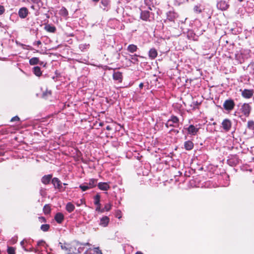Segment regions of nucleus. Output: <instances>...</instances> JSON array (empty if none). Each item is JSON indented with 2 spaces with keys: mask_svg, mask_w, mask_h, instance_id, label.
<instances>
[{
  "mask_svg": "<svg viewBox=\"0 0 254 254\" xmlns=\"http://www.w3.org/2000/svg\"><path fill=\"white\" fill-rule=\"evenodd\" d=\"M165 126L167 127H178L179 126V119L174 115H172L170 119H169L167 123L165 124Z\"/></svg>",
  "mask_w": 254,
  "mask_h": 254,
  "instance_id": "1",
  "label": "nucleus"
},
{
  "mask_svg": "<svg viewBox=\"0 0 254 254\" xmlns=\"http://www.w3.org/2000/svg\"><path fill=\"white\" fill-rule=\"evenodd\" d=\"M235 103L233 100L228 99L224 101L223 106L224 109L228 112L233 110L235 107Z\"/></svg>",
  "mask_w": 254,
  "mask_h": 254,
  "instance_id": "2",
  "label": "nucleus"
},
{
  "mask_svg": "<svg viewBox=\"0 0 254 254\" xmlns=\"http://www.w3.org/2000/svg\"><path fill=\"white\" fill-rule=\"evenodd\" d=\"M240 110L245 116L248 117L251 113V107L249 104L244 103L241 106Z\"/></svg>",
  "mask_w": 254,
  "mask_h": 254,
  "instance_id": "3",
  "label": "nucleus"
},
{
  "mask_svg": "<svg viewBox=\"0 0 254 254\" xmlns=\"http://www.w3.org/2000/svg\"><path fill=\"white\" fill-rule=\"evenodd\" d=\"M216 6L218 9L222 11H224L229 8V4H228V1L224 0H221L217 2Z\"/></svg>",
  "mask_w": 254,
  "mask_h": 254,
  "instance_id": "4",
  "label": "nucleus"
},
{
  "mask_svg": "<svg viewBox=\"0 0 254 254\" xmlns=\"http://www.w3.org/2000/svg\"><path fill=\"white\" fill-rule=\"evenodd\" d=\"M222 127L225 131H229L232 127L231 121L228 119H224L222 122Z\"/></svg>",
  "mask_w": 254,
  "mask_h": 254,
  "instance_id": "5",
  "label": "nucleus"
},
{
  "mask_svg": "<svg viewBox=\"0 0 254 254\" xmlns=\"http://www.w3.org/2000/svg\"><path fill=\"white\" fill-rule=\"evenodd\" d=\"M254 95V91L253 89H244L242 92V96L246 99L251 98Z\"/></svg>",
  "mask_w": 254,
  "mask_h": 254,
  "instance_id": "6",
  "label": "nucleus"
},
{
  "mask_svg": "<svg viewBox=\"0 0 254 254\" xmlns=\"http://www.w3.org/2000/svg\"><path fill=\"white\" fill-rule=\"evenodd\" d=\"M199 128H196L193 125H190L187 128L188 133L191 135H195L198 132Z\"/></svg>",
  "mask_w": 254,
  "mask_h": 254,
  "instance_id": "7",
  "label": "nucleus"
},
{
  "mask_svg": "<svg viewBox=\"0 0 254 254\" xmlns=\"http://www.w3.org/2000/svg\"><path fill=\"white\" fill-rule=\"evenodd\" d=\"M29 13L28 9L25 7L20 8L18 11V15L21 18H25Z\"/></svg>",
  "mask_w": 254,
  "mask_h": 254,
  "instance_id": "8",
  "label": "nucleus"
},
{
  "mask_svg": "<svg viewBox=\"0 0 254 254\" xmlns=\"http://www.w3.org/2000/svg\"><path fill=\"white\" fill-rule=\"evenodd\" d=\"M98 187L100 190L104 191H107L110 189L109 183L106 182H100L98 183Z\"/></svg>",
  "mask_w": 254,
  "mask_h": 254,
  "instance_id": "9",
  "label": "nucleus"
},
{
  "mask_svg": "<svg viewBox=\"0 0 254 254\" xmlns=\"http://www.w3.org/2000/svg\"><path fill=\"white\" fill-rule=\"evenodd\" d=\"M113 78L114 80L121 83L123 81V73L120 71L114 72L113 74Z\"/></svg>",
  "mask_w": 254,
  "mask_h": 254,
  "instance_id": "10",
  "label": "nucleus"
},
{
  "mask_svg": "<svg viewBox=\"0 0 254 254\" xmlns=\"http://www.w3.org/2000/svg\"><path fill=\"white\" fill-rule=\"evenodd\" d=\"M52 183L54 185L55 189L61 190L62 188V183L61 181L57 178H54L52 179Z\"/></svg>",
  "mask_w": 254,
  "mask_h": 254,
  "instance_id": "11",
  "label": "nucleus"
},
{
  "mask_svg": "<svg viewBox=\"0 0 254 254\" xmlns=\"http://www.w3.org/2000/svg\"><path fill=\"white\" fill-rule=\"evenodd\" d=\"M158 56V52L154 48H151L148 52V56L151 60L155 59Z\"/></svg>",
  "mask_w": 254,
  "mask_h": 254,
  "instance_id": "12",
  "label": "nucleus"
},
{
  "mask_svg": "<svg viewBox=\"0 0 254 254\" xmlns=\"http://www.w3.org/2000/svg\"><path fill=\"white\" fill-rule=\"evenodd\" d=\"M53 175L52 174L44 175L41 179V182L45 185H48L52 180Z\"/></svg>",
  "mask_w": 254,
  "mask_h": 254,
  "instance_id": "13",
  "label": "nucleus"
},
{
  "mask_svg": "<svg viewBox=\"0 0 254 254\" xmlns=\"http://www.w3.org/2000/svg\"><path fill=\"white\" fill-rule=\"evenodd\" d=\"M109 221L110 219L108 216H103L100 219L99 225L104 227H106L108 225Z\"/></svg>",
  "mask_w": 254,
  "mask_h": 254,
  "instance_id": "14",
  "label": "nucleus"
},
{
  "mask_svg": "<svg viewBox=\"0 0 254 254\" xmlns=\"http://www.w3.org/2000/svg\"><path fill=\"white\" fill-rule=\"evenodd\" d=\"M55 221L59 224H61L64 220V216L61 212L57 213L54 217Z\"/></svg>",
  "mask_w": 254,
  "mask_h": 254,
  "instance_id": "15",
  "label": "nucleus"
},
{
  "mask_svg": "<svg viewBox=\"0 0 254 254\" xmlns=\"http://www.w3.org/2000/svg\"><path fill=\"white\" fill-rule=\"evenodd\" d=\"M150 17V12L148 11H142L140 14V18L144 21H147Z\"/></svg>",
  "mask_w": 254,
  "mask_h": 254,
  "instance_id": "16",
  "label": "nucleus"
},
{
  "mask_svg": "<svg viewBox=\"0 0 254 254\" xmlns=\"http://www.w3.org/2000/svg\"><path fill=\"white\" fill-rule=\"evenodd\" d=\"M97 184V180L96 179H91L89 180L88 183H86V185L89 187V189H92L95 187Z\"/></svg>",
  "mask_w": 254,
  "mask_h": 254,
  "instance_id": "17",
  "label": "nucleus"
},
{
  "mask_svg": "<svg viewBox=\"0 0 254 254\" xmlns=\"http://www.w3.org/2000/svg\"><path fill=\"white\" fill-rule=\"evenodd\" d=\"M193 143L190 140L186 141L184 143V147L187 150H191L193 148Z\"/></svg>",
  "mask_w": 254,
  "mask_h": 254,
  "instance_id": "18",
  "label": "nucleus"
},
{
  "mask_svg": "<svg viewBox=\"0 0 254 254\" xmlns=\"http://www.w3.org/2000/svg\"><path fill=\"white\" fill-rule=\"evenodd\" d=\"M137 49V46L134 44H130L127 47V51L131 53L136 52Z\"/></svg>",
  "mask_w": 254,
  "mask_h": 254,
  "instance_id": "19",
  "label": "nucleus"
},
{
  "mask_svg": "<svg viewBox=\"0 0 254 254\" xmlns=\"http://www.w3.org/2000/svg\"><path fill=\"white\" fill-rule=\"evenodd\" d=\"M137 57H139L140 58H144V57L143 56L138 55H136V54H134L133 55H131L130 56V59L132 61V63L134 64H138V63L139 62V60L137 59Z\"/></svg>",
  "mask_w": 254,
  "mask_h": 254,
  "instance_id": "20",
  "label": "nucleus"
},
{
  "mask_svg": "<svg viewBox=\"0 0 254 254\" xmlns=\"http://www.w3.org/2000/svg\"><path fill=\"white\" fill-rule=\"evenodd\" d=\"M33 72L34 74L38 77H40L42 75V72L41 70V68L39 66H35L33 68Z\"/></svg>",
  "mask_w": 254,
  "mask_h": 254,
  "instance_id": "21",
  "label": "nucleus"
},
{
  "mask_svg": "<svg viewBox=\"0 0 254 254\" xmlns=\"http://www.w3.org/2000/svg\"><path fill=\"white\" fill-rule=\"evenodd\" d=\"M75 209L74 205L71 202H68L66 205V210L69 213L72 212Z\"/></svg>",
  "mask_w": 254,
  "mask_h": 254,
  "instance_id": "22",
  "label": "nucleus"
},
{
  "mask_svg": "<svg viewBox=\"0 0 254 254\" xmlns=\"http://www.w3.org/2000/svg\"><path fill=\"white\" fill-rule=\"evenodd\" d=\"M39 63V59L37 57H33L30 59L29 60V64L30 65H36Z\"/></svg>",
  "mask_w": 254,
  "mask_h": 254,
  "instance_id": "23",
  "label": "nucleus"
},
{
  "mask_svg": "<svg viewBox=\"0 0 254 254\" xmlns=\"http://www.w3.org/2000/svg\"><path fill=\"white\" fill-rule=\"evenodd\" d=\"M51 209L50 204H46L43 207V212L45 214H49L51 213Z\"/></svg>",
  "mask_w": 254,
  "mask_h": 254,
  "instance_id": "24",
  "label": "nucleus"
},
{
  "mask_svg": "<svg viewBox=\"0 0 254 254\" xmlns=\"http://www.w3.org/2000/svg\"><path fill=\"white\" fill-rule=\"evenodd\" d=\"M45 29L49 32L54 33L56 31V28L54 26H51L50 25H47L45 27Z\"/></svg>",
  "mask_w": 254,
  "mask_h": 254,
  "instance_id": "25",
  "label": "nucleus"
},
{
  "mask_svg": "<svg viewBox=\"0 0 254 254\" xmlns=\"http://www.w3.org/2000/svg\"><path fill=\"white\" fill-rule=\"evenodd\" d=\"M50 226L49 224H43L41 226L40 229L43 232H47L49 230Z\"/></svg>",
  "mask_w": 254,
  "mask_h": 254,
  "instance_id": "26",
  "label": "nucleus"
},
{
  "mask_svg": "<svg viewBox=\"0 0 254 254\" xmlns=\"http://www.w3.org/2000/svg\"><path fill=\"white\" fill-rule=\"evenodd\" d=\"M94 204L96 205L97 204H99L100 203V195L99 193H97L95 196L94 197Z\"/></svg>",
  "mask_w": 254,
  "mask_h": 254,
  "instance_id": "27",
  "label": "nucleus"
},
{
  "mask_svg": "<svg viewBox=\"0 0 254 254\" xmlns=\"http://www.w3.org/2000/svg\"><path fill=\"white\" fill-rule=\"evenodd\" d=\"M112 205L111 203H106L103 208V212L104 211H109L112 208Z\"/></svg>",
  "mask_w": 254,
  "mask_h": 254,
  "instance_id": "28",
  "label": "nucleus"
},
{
  "mask_svg": "<svg viewBox=\"0 0 254 254\" xmlns=\"http://www.w3.org/2000/svg\"><path fill=\"white\" fill-rule=\"evenodd\" d=\"M79 188L83 191H85L87 190H89V187L86 185V183H84L79 186Z\"/></svg>",
  "mask_w": 254,
  "mask_h": 254,
  "instance_id": "29",
  "label": "nucleus"
},
{
  "mask_svg": "<svg viewBox=\"0 0 254 254\" xmlns=\"http://www.w3.org/2000/svg\"><path fill=\"white\" fill-rule=\"evenodd\" d=\"M7 252L8 254H15V249L12 247H8Z\"/></svg>",
  "mask_w": 254,
  "mask_h": 254,
  "instance_id": "30",
  "label": "nucleus"
},
{
  "mask_svg": "<svg viewBox=\"0 0 254 254\" xmlns=\"http://www.w3.org/2000/svg\"><path fill=\"white\" fill-rule=\"evenodd\" d=\"M247 127L250 129H254V122L253 121H249L247 124Z\"/></svg>",
  "mask_w": 254,
  "mask_h": 254,
  "instance_id": "31",
  "label": "nucleus"
},
{
  "mask_svg": "<svg viewBox=\"0 0 254 254\" xmlns=\"http://www.w3.org/2000/svg\"><path fill=\"white\" fill-rule=\"evenodd\" d=\"M52 94V92L51 91H46L44 92H43L42 94V96L44 98L47 99V98L50 96Z\"/></svg>",
  "mask_w": 254,
  "mask_h": 254,
  "instance_id": "32",
  "label": "nucleus"
},
{
  "mask_svg": "<svg viewBox=\"0 0 254 254\" xmlns=\"http://www.w3.org/2000/svg\"><path fill=\"white\" fill-rule=\"evenodd\" d=\"M93 254H102V251L99 248H95L93 249Z\"/></svg>",
  "mask_w": 254,
  "mask_h": 254,
  "instance_id": "33",
  "label": "nucleus"
},
{
  "mask_svg": "<svg viewBox=\"0 0 254 254\" xmlns=\"http://www.w3.org/2000/svg\"><path fill=\"white\" fill-rule=\"evenodd\" d=\"M96 205L97 206L96 208V211L100 212L101 213L103 212V208H102V209L101 208V203H99V204H97Z\"/></svg>",
  "mask_w": 254,
  "mask_h": 254,
  "instance_id": "34",
  "label": "nucleus"
},
{
  "mask_svg": "<svg viewBox=\"0 0 254 254\" xmlns=\"http://www.w3.org/2000/svg\"><path fill=\"white\" fill-rule=\"evenodd\" d=\"M194 10L196 12H197L198 13H201L202 10L201 9V8H200V6H198V5H195L194 7Z\"/></svg>",
  "mask_w": 254,
  "mask_h": 254,
  "instance_id": "35",
  "label": "nucleus"
},
{
  "mask_svg": "<svg viewBox=\"0 0 254 254\" xmlns=\"http://www.w3.org/2000/svg\"><path fill=\"white\" fill-rule=\"evenodd\" d=\"M38 219L41 223H45L47 221L46 218L43 216L39 217Z\"/></svg>",
  "mask_w": 254,
  "mask_h": 254,
  "instance_id": "36",
  "label": "nucleus"
},
{
  "mask_svg": "<svg viewBox=\"0 0 254 254\" xmlns=\"http://www.w3.org/2000/svg\"><path fill=\"white\" fill-rule=\"evenodd\" d=\"M45 244V242L43 240L38 241L37 244L38 246H44Z\"/></svg>",
  "mask_w": 254,
  "mask_h": 254,
  "instance_id": "37",
  "label": "nucleus"
},
{
  "mask_svg": "<svg viewBox=\"0 0 254 254\" xmlns=\"http://www.w3.org/2000/svg\"><path fill=\"white\" fill-rule=\"evenodd\" d=\"M116 217L118 218H121L122 217L121 211L119 210H118L116 213Z\"/></svg>",
  "mask_w": 254,
  "mask_h": 254,
  "instance_id": "38",
  "label": "nucleus"
},
{
  "mask_svg": "<svg viewBox=\"0 0 254 254\" xmlns=\"http://www.w3.org/2000/svg\"><path fill=\"white\" fill-rule=\"evenodd\" d=\"M5 12V8L3 5H0V15L4 13Z\"/></svg>",
  "mask_w": 254,
  "mask_h": 254,
  "instance_id": "39",
  "label": "nucleus"
},
{
  "mask_svg": "<svg viewBox=\"0 0 254 254\" xmlns=\"http://www.w3.org/2000/svg\"><path fill=\"white\" fill-rule=\"evenodd\" d=\"M19 120H20V118L18 116H16L12 118L10 120V121L11 122H15V121H19Z\"/></svg>",
  "mask_w": 254,
  "mask_h": 254,
  "instance_id": "40",
  "label": "nucleus"
},
{
  "mask_svg": "<svg viewBox=\"0 0 254 254\" xmlns=\"http://www.w3.org/2000/svg\"><path fill=\"white\" fill-rule=\"evenodd\" d=\"M62 11L64 12V13L65 16H67L68 15V11L65 7H63V8L62 9Z\"/></svg>",
  "mask_w": 254,
  "mask_h": 254,
  "instance_id": "41",
  "label": "nucleus"
},
{
  "mask_svg": "<svg viewBox=\"0 0 254 254\" xmlns=\"http://www.w3.org/2000/svg\"><path fill=\"white\" fill-rule=\"evenodd\" d=\"M41 44H42V43H41V42L40 40L35 41L34 43V45H37L38 46H39V45H41Z\"/></svg>",
  "mask_w": 254,
  "mask_h": 254,
  "instance_id": "42",
  "label": "nucleus"
},
{
  "mask_svg": "<svg viewBox=\"0 0 254 254\" xmlns=\"http://www.w3.org/2000/svg\"><path fill=\"white\" fill-rule=\"evenodd\" d=\"M101 3H102L103 5H104V6H106V5H107V4H108V2H107V1L106 0H102L101 1Z\"/></svg>",
  "mask_w": 254,
  "mask_h": 254,
  "instance_id": "43",
  "label": "nucleus"
},
{
  "mask_svg": "<svg viewBox=\"0 0 254 254\" xmlns=\"http://www.w3.org/2000/svg\"><path fill=\"white\" fill-rule=\"evenodd\" d=\"M33 3H38L41 1V0H31Z\"/></svg>",
  "mask_w": 254,
  "mask_h": 254,
  "instance_id": "44",
  "label": "nucleus"
},
{
  "mask_svg": "<svg viewBox=\"0 0 254 254\" xmlns=\"http://www.w3.org/2000/svg\"><path fill=\"white\" fill-rule=\"evenodd\" d=\"M250 188L251 190L254 192V183L251 185Z\"/></svg>",
  "mask_w": 254,
  "mask_h": 254,
  "instance_id": "45",
  "label": "nucleus"
},
{
  "mask_svg": "<svg viewBox=\"0 0 254 254\" xmlns=\"http://www.w3.org/2000/svg\"><path fill=\"white\" fill-rule=\"evenodd\" d=\"M40 65H43V66H46L47 64L46 63H45L44 64V63L43 62H39V63Z\"/></svg>",
  "mask_w": 254,
  "mask_h": 254,
  "instance_id": "46",
  "label": "nucleus"
},
{
  "mask_svg": "<svg viewBox=\"0 0 254 254\" xmlns=\"http://www.w3.org/2000/svg\"><path fill=\"white\" fill-rule=\"evenodd\" d=\"M106 129L108 130H111L112 129V128L110 126H107L106 127Z\"/></svg>",
  "mask_w": 254,
  "mask_h": 254,
  "instance_id": "47",
  "label": "nucleus"
},
{
  "mask_svg": "<svg viewBox=\"0 0 254 254\" xmlns=\"http://www.w3.org/2000/svg\"><path fill=\"white\" fill-rule=\"evenodd\" d=\"M139 87L140 88H142L143 87V83H140L139 85Z\"/></svg>",
  "mask_w": 254,
  "mask_h": 254,
  "instance_id": "48",
  "label": "nucleus"
},
{
  "mask_svg": "<svg viewBox=\"0 0 254 254\" xmlns=\"http://www.w3.org/2000/svg\"><path fill=\"white\" fill-rule=\"evenodd\" d=\"M135 254H143L141 252H137L135 253Z\"/></svg>",
  "mask_w": 254,
  "mask_h": 254,
  "instance_id": "49",
  "label": "nucleus"
},
{
  "mask_svg": "<svg viewBox=\"0 0 254 254\" xmlns=\"http://www.w3.org/2000/svg\"><path fill=\"white\" fill-rule=\"evenodd\" d=\"M100 0H92L93 1L98 2Z\"/></svg>",
  "mask_w": 254,
  "mask_h": 254,
  "instance_id": "50",
  "label": "nucleus"
},
{
  "mask_svg": "<svg viewBox=\"0 0 254 254\" xmlns=\"http://www.w3.org/2000/svg\"><path fill=\"white\" fill-rule=\"evenodd\" d=\"M100 126H103V123H100L99 124Z\"/></svg>",
  "mask_w": 254,
  "mask_h": 254,
  "instance_id": "51",
  "label": "nucleus"
},
{
  "mask_svg": "<svg viewBox=\"0 0 254 254\" xmlns=\"http://www.w3.org/2000/svg\"><path fill=\"white\" fill-rule=\"evenodd\" d=\"M83 200L82 199H80V202L82 203L83 202Z\"/></svg>",
  "mask_w": 254,
  "mask_h": 254,
  "instance_id": "52",
  "label": "nucleus"
},
{
  "mask_svg": "<svg viewBox=\"0 0 254 254\" xmlns=\"http://www.w3.org/2000/svg\"><path fill=\"white\" fill-rule=\"evenodd\" d=\"M2 154L1 153H0V156H2Z\"/></svg>",
  "mask_w": 254,
  "mask_h": 254,
  "instance_id": "53",
  "label": "nucleus"
},
{
  "mask_svg": "<svg viewBox=\"0 0 254 254\" xmlns=\"http://www.w3.org/2000/svg\"><path fill=\"white\" fill-rule=\"evenodd\" d=\"M64 185H67V184L64 183Z\"/></svg>",
  "mask_w": 254,
  "mask_h": 254,
  "instance_id": "54",
  "label": "nucleus"
}]
</instances>
